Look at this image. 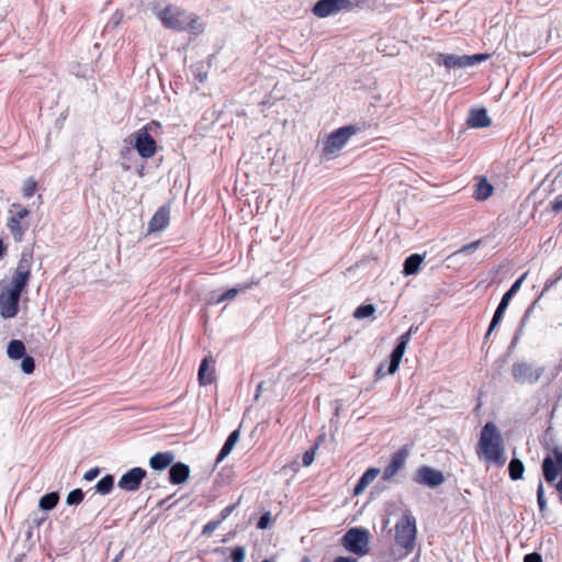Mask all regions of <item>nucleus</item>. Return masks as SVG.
I'll list each match as a JSON object with an SVG mask.
<instances>
[{
    "mask_svg": "<svg viewBox=\"0 0 562 562\" xmlns=\"http://www.w3.org/2000/svg\"><path fill=\"white\" fill-rule=\"evenodd\" d=\"M480 459L496 467L506 462L505 445L501 430L493 422H487L481 429L476 447Z\"/></svg>",
    "mask_w": 562,
    "mask_h": 562,
    "instance_id": "nucleus-1",
    "label": "nucleus"
},
{
    "mask_svg": "<svg viewBox=\"0 0 562 562\" xmlns=\"http://www.w3.org/2000/svg\"><path fill=\"white\" fill-rule=\"evenodd\" d=\"M370 532L367 529L353 527L346 531L341 538V546L358 557L366 555L369 550Z\"/></svg>",
    "mask_w": 562,
    "mask_h": 562,
    "instance_id": "nucleus-2",
    "label": "nucleus"
},
{
    "mask_svg": "<svg viewBox=\"0 0 562 562\" xmlns=\"http://www.w3.org/2000/svg\"><path fill=\"white\" fill-rule=\"evenodd\" d=\"M33 266V251L24 248L21 252L20 260L14 270L12 279L5 285L19 292H23L31 278V270Z\"/></svg>",
    "mask_w": 562,
    "mask_h": 562,
    "instance_id": "nucleus-3",
    "label": "nucleus"
},
{
    "mask_svg": "<svg viewBox=\"0 0 562 562\" xmlns=\"http://www.w3.org/2000/svg\"><path fill=\"white\" fill-rule=\"evenodd\" d=\"M359 132L356 125H346L331 132L323 144V153L327 157L336 155L350 139L351 136Z\"/></svg>",
    "mask_w": 562,
    "mask_h": 562,
    "instance_id": "nucleus-4",
    "label": "nucleus"
},
{
    "mask_svg": "<svg viewBox=\"0 0 562 562\" xmlns=\"http://www.w3.org/2000/svg\"><path fill=\"white\" fill-rule=\"evenodd\" d=\"M358 3L359 0H318L312 12L315 16L323 19L339 12L351 11Z\"/></svg>",
    "mask_w": 562,
    "mask_h": 562,
    "instance_id": "nucleus-5",
    "label": "nucleus"
},
{
    "mask_svg": "<svg viewBox=\"0 0 562 562\" xmlns=\"http://www.w3.org/2000/svg\"><path fill=\"white\" fill-rule=\"evenodd\" d=\"M416 538V521L413 516L404 515L395 525V541L407 550L414 546Z\"/></svg>",
    "mask_w": 562,
    "mask_h": 562,
    "instance_id": "nucleus-6",
    "label": "nucleus"
},
{
    "mask_svg": "<svg viewBox=\"0 0 562 562\" xmlns=\"http://www.w3.org/2000/svg\"><path fill=\"white\" fill-rule=\"evenodd\" d=\"M157 18L167 29L175 31L187 30L188 13L179 7L171 4L167 5L166 8L157 12Z\"/></svg>",
    "mask_w": 562,
    "mask_h": 562,
    "instance_id": "nucleus-7",
    "label": "nucleus"
},
{
    "mask_svg": "<svg viewBox=\"0 0 562 562\" xmlns=\"http://www.w3.org/2000/svg\"><path fill=\"white\" fill-rule=\"evenodd\" d=\"M22 292L0 283V315L3 318H13L19 312V302Z\"/></svg>",
    "mask_w": 562,
    "mask_h": 562,
    "instance_id": "nucleus-8",
    "label": "nucleus"
},
{
    "mask_svg": "<svg viewBox=\"0 0 562 562\" xmlns=\"http://www.w3.org/2000/svg\"><path fill=\"white\" fill-rule=\"evenodd\" d=\"M543 373V367L533 368L532 364L525 361L515 362L512 366V375L519 384H535Z\"/></svg>",
    "mask_w": 562,
    "mask_h": 562,
    "instance_id": "nucleus-9",
    "label": "nucleus"
},
{
    "mask_svg": "<svg viewBox=\"0 0 562 562\" xmlns=\"http://www.w3.org/2000/svg\"><path fill=\"white\" fill-rule=\"evenodd\" d=\"M12 207L16 209V212L10 210V216L7 222V226L13 237V239L18 243L22 241L24 238V234L29 228L26 223H22V221L30 214L29 209L21 206L20 204H12Z\"/></svg>",
    "mask_w": 562,
    "mask_h": 562,
    "instance_id": "nucleus-10",
    "label": "nucleus"
},
{
    "mask_svg": "<svg viewBox=\"0 0 562 562\" xmlns=\"http://www.w3.org/2000/svg\"><path fill=\"white\" fill-rule=\"evenodd\" d=\"M151 125H156V122L140 128L135 135L134 146L142 158L148 159L156 154L157 145L153 136L149 134Z\"/></svg>",
    "mask_w": 562,
    "mask_h": 562,
    "instance_id": "nucleus-11",
    "label": "nucleus"
},
{
    "mask_svg": "<svg viewBox=\"0 0 562 562\" xmlns=\"http://www.w3.org/2000/svg\"><path fill=\"white\" fill-rule=\"evenodd\" d=\"M414 481L417 484L427 486L429 488H436L440 486L446 481V479L441 471L428 465H423L416 471Z\"/></svg>",
    "mask_w": 562,
    "mask_h": 562,
    "instance_id": "nucleus-12",
    "label": "nucleus"
},
{
    "mask_svg": "<svg viewBox=\"0 0 562 562\" xmlns=\"http://www.w3.org/2000/svg\"><path fill=\"white\" fill-rule=\"evenodd\" d=\"M146 474L147 472L143 468H132L121 476L117 486L126 492H136L140 487Z\"/></svg>",
    "mask_w": 562,
    "mask_h": 562,
    "instance_id": "nucleus-13",
    "label": "nucleus"
},
{
    "mask_svg": "<svg viewBox=\"0 0 562 562\" xmlns=\"http://www.w3.org/2000/svg\"><path fill=\"white\" fill-rule=\"evenodd\" d=\"M408 454V448L404 446L392 456L390 463L383 471V481H391L401 470L404 469Z\"/></svg>",
    "mask_w": 562,
    "mask_h": 562,
    "instance_id": "nucleus-14",
    "label": "nucleus"
},
{
    "mask_svg": "<svg viewBox=\"0 0 562 562\" xmlns=\"http://www.w3.org/2000/svg\"><path fill=\"white\" fill-rule=\"evenodd\" d=\"M408 342H409V334H403L400 336L398 341L390 356V363H389V369H387V372L390 374H394L398 370L401 360L405 353Z\"/></svg>",
    "mask_w": 562,
    "mask_h": 562,
    "instance_id": "nucleus-15",
    "label": "nucleus"
},
{
    "mask_svg": "<svg viewBox=\"0 0 562 562\" xmlns=\"http://www.w3.org/2000/svg\"><path fill=\"white\" fill-rule=\"evenodd\" d=\"M170 207L168 205H161L153 215L148 223V232H160L165 229L169 224Z\"/></svg>",
    "mask_w": 562,
    "mask_h": 562,
    "instance_id": "nucleus-16",
    "label": "nucleus"
},
{
    "mask_svg": "<svg viewBox=\"0 0 562 562\" xmlns=\"http://www.w3.org/2000/svg\"><path fill=\"white\" fill-rule=\"evenodd\" d=\"M434 61L438 66H445L447 69H459L467 68L468 59H464V55H453V54H437L434 58Z\"/></svg>",
    "mask_w": 562,
    "mask_h": 562,
    "instance_id": "nucleus-17",
    "label": "nucleus"
},
{
    "mask_svg": "<svg viewBox=\"0 0 562 562\" xmlns=\"http://www.w3.org/2000/svg\"><path fill=\"white\" fill-rule=\"evenodd\" d=\"M214 359L212 356L205 357L199 367L198 379L201 385H209L215 380Z\"/></svg>",
    "mask_w": 562,
    "mask_h": 562,
    "instance_id": "nucleus-18",
    "label": "nucleus"
},
{
    "mask_svg": "<svg viewBox=\"0 0 562 562\" xmlns=\"http://www.w3.org/2000/svg\"><path fill=\"white\" fill-rule=\"evenodd\" d=\"M542 473L546 482L553 483L559 474L562 476V469L555 458L553 460L552 457L547 456L542 461Z\"/></svg>",
    "mask_w": 562,
    "mask_h": 562,
    "instance_id": "nucleus-19",
    "label": "nucleus"
},
{
    "mask_svg": "<svg viewBox=\"0 0 562 562\" xmlns=\"http://www.w3.org/2000/svg\"><path fill=\"white\" fill-rule=\"evenodd\" d=\"M190 475V468L186 463H171L169 469V482L173 485L182 484Z\"/></svg>",
    "mask_w": 562,
    "mask_h": 562,
    "instance_id": "nucleus-20",
    "label": "nucleus"
},
{
    "mask_svg": "<svg viewBox=\"0 0 562 562\" xmlns=\"http://www.w3.org/2000/svg\"><path fill=\"white\" fill-rule=\"evenodd\" d=\"M510 297L508 295H506L504 293V295L502 296L501 299V302L498 304V306L496 307V311L494 312V315L492 317V321L490 323V326H488V329L485 334V339H487L490 337V335L492 334V331L497 327V325L502 322L503 319V316L509 305V302H510Z\"/></svg>",
    "mask_w": 562,
    "mask_h": 562,
    "instance_id": "nucleus-21",
    "label": "nucleus"
},
{
    "mask_svg": "<svg viewBox=\"0 0 562 562\" xmlns=\"http://www.w3.org/2000/svg\"><path fill=\"white\" fill-rule=\"evenodd\" d=\"M175 454L171 451L157 452L149 459V467L156 471H162L171 465Z\"/></svg>",
    "mask_w": 562,
    "mask_h": 562,
    "instance_id": "nucleus-22",
    "label": "nucleus"
},
{
    "mask_svg": "<svg viewBox=\"0 0 562 562\" xmlns=\"http://www.w3.org/2000/svg\"><path fill=\"white\" fill-rule=\"evenodd\" d=\"M468 125L473 128H483L491 125V119L485 109L472 110L468 119Z\"/></svg>",
    "mask_w": 562,
    "mask_h": 562,
    "instance_id": "nucleus-23",
    "label": "nucleus"
},
{
    "mask_svg": "<svg viewBox=\"0 0 562 562\" xmlns=\"http://www.w3.org/2000/svg\"><path fill=\"white\" fill-rule=\"evenodd\" d=\"M240 437L239 429H235L229 434L226 441L224 442L220 453L216 457V463L222 462L234 449Z\"/></svg>",
    "mask_w": 562,
    "mask_h": 562,
    "instance_id": "nucleus-24",
    "label": "nucleus"
},
{
    "mask_svg": "<svg viewBox=\"0 0 562 562\" xmlns=\"http://www.w3.org/2000/svg\"><path fill=\"white\" fill-rule=\"evenodd\" d=\"M380 470L376 468L368 469L362 476L359 479L357 485L355 486L353 494H361L368 486L371 484L375 477L379 475Z\"/></svg>",
    "mask_w": 562,
    "mask_h": 562,
    "instance_id": "nucleus-25",
    "label": "nucleus"
},
{
    "mask_svg": "<svg viewBox=\"0 0 562 562\" xmlns=\"http://www.w3.org/2000/svg\"><path fill=\"white\" fill-rule=\"evenodd\" d=\"M424 260V257L419 254H413L408 256L403 265V273L405 276L416 274Z\"/></svg>",
    "mask_w": 562,
    "mask_h": 562,
    "instance_id": "nucleus-26",
    "label": "nucleus"
},
{
    "mask_svg": "<svg viewBox=\"0 0 562 562\" xmlns=\"http://www.w3.org/2000/svg\"><path fill=\"white\" fill-rule=\"evenodd\" d=\"M250 288H251V284H248V283L232 288V289L227 290L226 292H224L223 294L218 295L216 299L212 297L210 302L214 303V304H220L227 300H234L239 293L245 292L246 290H248Z\"/></svg>",
    "mask_w": 562,
    "mask_h": 562,
    "instance_id": "nucleus-27",
    "label": "nucleus"
},
{
    "mask_svg": "<svg viewBox=\"0 0 562 562\" xmlns=\"http://www.w3.org/2000/svg\"><path fill=\"white\" fill-rule=\"evenodd\" d=\"M492 193L493 186L486 179H481L476 184L473 195L477 201H484L488 199Z\"/></svg>",
    "mask_w": 562,
    "mask_h": 562,
    "instance_id": "nucleus-28",
    "label": "nucleus"
},
{
    "mask_svg": "<svg viewBox=\"0 0 562 562\" xmlns=\"http://www.w3.org/2000/svg\"><path fill=\"white\" fill-rule=\"evenodd\" d=\"M58 501H59L58 492H50V493L43 495L40 498L38 507L42 510L48 512L56 507V505L58 504Z\"/></svg>",
    "mask_w": 562,
    "mask_h": 562,
    "instance_id": "nucleus-29",
    "label": "nucleus"
},
{
    "mask_svg": "<svg viewBox=\"0 0 562 562\" xmlns=\"http://www.w3.org/2000/svg\"><path fill=\"white\" fill-rule=\"evenodd\" d=\"M7 352L11 359L19 360L25 356V346L21 340L13 339L9 342Z\"/></svg>",
    "mask_w": 562,
    "mask_h": 562,
    "instance_id": "nucleus-30",
    "label": "nucleus"
},
{
    "mask_svg": "<svg viewBox=\"0 0 562 562\" xmlns=\"http://www.w3.org/2000/svg\"><path fill=\"white\" fill-rule=\"evenodd\" d=\"M525 465L521 460L513 458L508 464V474L513 481L522 479Z\"/></svg>",
    "mask_w": 562,
    "mask_h": 562,
    "instance_id": "nucleus-31",
    "label": "nucleus"
},
{
    "mask_svg": "<svg viewBox=\"0 0 562 562\" xmlns=\"http://www.w3.org/2000/svg\"><path fill=\"white\" fill-rule=\"evenodd\" d=\"M114 486V476L112 474L104 475L94 486L95 493L108 495Z\"/></svg>",
    "mask_w": 562,
    "mask_h": 562,
    "instance_id": "nucleus-32",
    "label": "nucleus"
},
{
    "mask_svg": "<svg viewBox=\"0 0 562 562\" xmlns=\"http://www.w3.org/2000/svg\"><path fill=\"white\" fill-rule=\"evenodd\" d=\"M375 313V306L373 304H362L353 312V317L357 319H363L372 316Z\"/></svg>",
    "mask_w": 562,
    "mask_h": 562,
    "instance_id": "nucleus-33",
    "label": "nucleus"
},
{
    "mask_svg": "<svg viewBox=\"0 0 562 562\" xmlns=\"http://www.w3.org/2000/svg\"><path fill=\"white\" fill-rule=\"evenodd\" d=\"M83 497H85V493L82 492V490L75 488L68 493L66 503L69 506H77L83 501Z\"/></svg>",
    "mask_w": 562,
    "mask_h": 562,
    "instance_id": "nucleus-34",
    "label": "nucleus"
},
{
    "mask_svg": "<svg viewBox=\"0 0 562 562\" xmlns=\"http://www.w3.org/2000/svg\"><path fill=\"white\" fill-rule=\"evenodd\" d=\"M188 23H187V30H189L191 33L198 35L202 33L203 27L202 24L199 23L198 16L194 14H188Z\"/></svg>",
    "mask_w": 562,
    "mask_h": 562,
    "instance_id": "nucleus-35",
    "label": "nucleus"
},
{
    "mask_svg": "<svg viewBox=\"0 0 562 562\" xmlns=\"http://www.w3.org/2000/svg\"><path fill=\"white\" fill-rule=\"evenodd\" d=\"M537 502H538L539 510H540V513L543 516L546 510H547V508H548V506H547V499H546V496H544L543 484H542L541 481H539V484H538V487H537Z\"/></svg>",
    "mask_w": 562,
    "mask_h": 562,
    "instance_id": "nucleus-36",
    "label": "nucleus"
},
{
    "mask_svg": "<svg viewBox=\"0 0 562 562\" xmlns=\"http://www.w3.org/2000/svg\"><path fill=\"white\" fill-rule=\"evenodd\" d=\"M21 359H22V361H21L22 371L26 374L33 373L35 370V361H34L33 357L24 356Z\"/></svg>",
    "mask_w": 562,
    "mask_h": 562,
    "instance_id": "nucleus-37",
    "label": "nucleus"
},
{
    "mask_svg": "<svg viewBox=\"0 0 562 562\" xmlns=\"http://www.w3.org/2000/svg\"><path fill=\"white\" fill-rule=\"evenodd\" d=\"M488 58L487 54H474V55H464V59H468L467 67H472L482 61H485Z\"/></svg>",
    "mask_w": 562,
    "mask_h": 562,
    "instance_id": "nucleus-38",
    "label": "nucleus"
},
{
    "mask_svg": "<svg viewBox=\"0 0 562 562\" xmlns=\"http://www.w3.org/2000/svg\"><path fill=\"white\" fill-rule=\"evenodd\" d=\"M37 188V183L35 180H33L32 178H29L25 182H24V187H23V195L25 198H31L34 193H35V190Z\"/></svg>",
    "mask_w": 562,
    "mask_h": 562,
    "instance_id": "nucleus-39",
    "label": "nucleus"
},
{
    "mask_svg": "<svg viewBox=\"0 0 562 562\" xmlns=\"http://www.w3.org/2000/svg\"><path fill=\"white\" fill-rule=\"evenodd\" d=\"M245 558H246V550L244 547L238 546L232 550V553H231L232 562H244Z\"/></svg>",
    "mask_w": 562,
    "mask_h": 562,
    "instance_id": "nucleus-40",
    "label": "nucleus"
},
{
    "mask_svg": "<svg viewBox=\"0 0 562 562\" xmlns=\"http://www.w3.org/2000/svg\"><path fill=\"white\" fill-rule=\"evenodd\" d=\"M527 273H524L522 276H520L513 284L512 286L509 288V290H507L505 292L506 295H508L510 299H513V296L517 293V291L520 289L525 278H526Z\"/></svg>",
    "mask_w": 562,
    "mask_h": 562,
    "instance_id": "nucleus-41",
    "label": "nucleus"
},
{
    "mask_svg": "<svg viewBox=\"0 0 562 562\" xmlns=\"http://www.w3.org/2000/svg\"><path fill=\"white\" fill-rule=\"evenodd\" d=\"M317 449V446H314L313 448L306 450L302 458V463L304 467H310L314 459H315V451Z\"/></svg>",
    "mask_w": 562,
    "mask_h": 562,
    "instance_id": "nucleus-42",
    "label": "nucleus"
},
{
    "mask_svg": "<svg viewBox=\"0 0 562 562\" xmlns=\"http://www.w3.org/2000/svg\"><path fill=\"white\" fill-rule=\"evenodd\" d=\"M221 520H211L202 529L203 536H211L220 526Z\"/></svg>",
    "mask_w": 562,
    "mask_h": 562,
    "instance_id": "nucleus-43",
    "label": "nucleus"
},
{
    "mask_svg": "<svg viewBox=\"0 0 562 562\" xmlns=\"http://www.w3.org/2000/svg\"><path fill=\"white\" fill-rule=\"evenodd\" d=\"M480 245L481 240L472 241L468 245L462 246L456 254H472L479 248Z\"/></svg>",
    "mask_w": 562,
    "mask_h": 562,
    "instance_id": "nucleus-44",
    "label": "nucleus"
},
{
    "mask_svg": "<svg viewBox=\"0 0 562 562\" xmlns=\"http://www.w3.org/2000/svg\"><path fill=\"white\" fill-rule=\"evenodd\" d=\"M271 522V514L269 512L262 514L257 522L258 529H267Z\"/></svg>",
    "mask_w": 562,
    "mask_h": 562,
    "instance_id": "nucleus-45",
    "label": "nucleus"
},
{
    "mask_svg": "<svg viewBox=\"0 0 562 562\" xmlns=\"http://www.w3.org/2000/svg\"><path fill=\"white\" fill-rule=\"evenodd\" d=\"M550 210L553 213H559L560 211H562V194H559L558 196L554 198L553 201H551Z\"/></svg>",
    "mask_w": 562,
    "mask_h": 562,
    "instance_id": "nucleus-46",
    "label": "nucleus"
},
{
    "mask_svg": "<svg viewBox=\"0 0 562 562\" xmlns=\"http://www.w3.org/2000/svg\"><path fill=\"white\" fill-rule=\"evenodd\" d=\"M100 473V470L99 468H93V469H90L89 471H87L83 475V480L86 481H92L94 480Z\"/></svg>",
    "mask_w": 562,
    "mask_h": 562,
    "instance_id": "nucleus-47",
    "label": "nucleus"
},
{
    "mask_svg": "<svg viewBox=\"0 0 562 562\" xmlns=\"http://www.w3.org/2000/svg\"><path fill=\"white\" fill-rule=\"evenodd\" d=\"M524 562H542V557L537 552L528 553L525 555Z\"/></svg>",
    "mask_w": 562,
    "mask_h": 562,
    "instance_id": "nucleus-48",
    "label": "nucleus"
},
{
    "mask_svg": "<svg viewBox=\"0 0 562 562\" xmlns=\"http://www.w3.org/2000/svg\"><path fill=\"white\" fill-rule=\"evenodd\" d=\"M235 508H236V504L228 505L225 508H223L222 512H221V519L220 520L221 521L225 520L234 512Z\"/></svg>",
    "mask_w": 562,
    "mask_h": 562,
    "instance_id": "nucleus-49",
    "label": "nucleus"
},
{
    "mask_svg": "<svg viewBox=\"0 0 562 562\" xmlns=\"http://www.w3.org/2000/svg\"><path fill=\"white\" fill-rule=\"evenodd\" d=\"M334 562H358V560L352 557H338L334 560Z\"/></svg>",
    "mask_w": 562,
    "mask_h": 562,
    "instance_id": "nucleus-50",
    "label": "nucleus"
},
{
    "mask_svg": "<svg viewBox=\"0 0 562 562\" xmlns=\"http://www.w3.org/2000/svg\"><path fill=\"white\" fill-rule=\"evenodd\" d=\"M262 387H263V382H260L258 385H257V389H256V394H255V398L258 400L259 396H260V393L262 391Z\"/></svg>",
    "mask_w": 562,
    "mask_h": 562,
    "instance_id": "nucleus-51",
    "label": "nucleus"
},
{
    "mask_svg": "<svg viewBox=\"0 0 562 562\" xmlns=\"http://www.w3.org/2000/svg\"><path fill=\"white\" fill-rule=\"evenodd\" d=\"M195 78L200 81V82H203L206 80V74H202V72H198L195 75Z\"/></svg>",
    "mask_w": 562,
    "mask_h": 562,
    "instance_id": "nucleus-52",
    "label": "nucleus"
},
{
    "mask_svg": "<svg viewBox=\"0 0 562 562\" xmlns=\"http://www.w3.org/2000/svg\"><path fill=\"white\" fill-rule=\"evenodd\" d=\"M7 250V247L4 246L3 241L0 239V259L4 256Z\"/></svg>",
    "mask_w": 562,
    "mask_h": 562,
    "instance_id": "nucleus-53",
    "label": "nucleus"
},
{
    "mask_svg": "<svg viewBox=\"0 0 562 562\" xmlns=\"http://www.w3.org/2000/svg\"><path fill=\"white\" fill-rule=\"evenodd\" d=\"M418 329L417 326H411V328L405 333V334H409V338L412 337V335Z\"/></svg>",
    "mask_w": 562,
    "mask_h": 562,
    "instance_id": "nucleus-54",
    "label": "nucleus"
},
{
    "mask_svg": "<svg viewBox=\"0 0 562 562\" xmlns=\"http://www.w3.org/2000/svg\"><path fill=\"white\" fill-rule=\"evenodd\" d=\"M227 548H216L214 550V553H221V554H224L226 552Z\"/></svg>",
    "mask_w": 562,
    "mask_h": 562,
    "instance_id": "nucleus-55",
    "label": "nucleus"
},
{
    "mask_svg": "<svg viewBox=\"0 0 562 562\" xmlns=\"http://www.w3.org/2000/svg\"><path fill=\"white\" fill-rule=\"evenodd\" d=\"M261 562H273V561L269 560V559H266V560H262Z\"/></svg>",
    "mask_w": 562,
    "mask_h": 562,
    "instance_id": "nucleus-56",
    "label": "nucleus"
},
{
    "mask_svg": "<svg viewBox=\"0 0 562 562\" xmlns=\"http://www.w3.org/2000/svg\"><path fill=\"white\" fill-rule=\"evenodd\" d=\"M301 562H310V560L304 558Z\"/></svg>",
    "mask_w": 562,
    "mask_h": 562,
    "instance_id": "nucleus-57",
    "label": "nucleus"
}]
</instances>
